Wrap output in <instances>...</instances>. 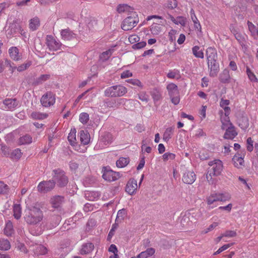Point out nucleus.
I'll use <instances>...</instances> for the list:
<instances>
[{
  "instance_id": "obj_1",
  "label": "nucleus",
  "mask_w": 258,
  "mask_h": 258,
  "mask_svg": "<svg viewBox=\"0 0 258 258\" xmlns=\"http://www.w3.org/2000/svg\"><path fill=\"white\" fill-rule=\"evenodd\" d=\"M43 213L35 207L27 208L24 211V219L28 224H36L42 221Z\"/></svg>"
},
{
  "instance_id": "obj_2",
  "label": "nucleus",
  "mask_w": 258,
  "mask_h": 258,
  "mask_svg": "<svg viewBox=\"0 0 258 258\" xmlns=\"http://www.w3.org/2000/svg\"><path fill=\"white\" fill-rule=\"evenodd\" d=\"M208 66L210 69V75L212 77L216 76L219 71V66L216 63L217 54L215 48L209 47L206 50Z\"/></svg>"
},
{
  "instance_id": "obj_3",
  "label": "nucleus",
  "mask_w": 258,
  "mask_h": 258,
  "mask_svg": "<svg viewBox=\"0 0 258 258\" xmlns=\"http://www.w3.org/2000/svg\"><path fill=\"white\" fill-rule=\"evenodd\" d=\"M209 165L211 167L209 168L206 175V178L209 184L214 183L213 176H218L221 174L223 170V166L222 162L218 159H215L210 161Z\"/></svg>"
},
{
  "instance_id": "obj_4",
  "label": "nucleus",
  "mask_w": 258,
  "mask_h": 258,
  "mask_svg": "<svg viewBox=\"0 0 258 258\" xmlns=\"http://www.w3.org/2000/svg\"><path fill=\"white\" fill-rule=\"evenodd\" d=\"M127 92V89L122 85H114L108 87L104 91L106 97H117L123 96Z\"/></svg>"
},
{
  "instance_id": "obj_5",
  "label": "nucleus",
  "mask_w": 258,
  "mask_h": 258,
  "mask_svg": "<svg viewBox=\"0 0 258 258\" xmlns=\"http://www.w3.org/2000/svg\"><path fill=\"white\" fill-rule=\"evenodd\" d=\"M231 199V196L228 192H213L207 198V203L211 205L216 202H225Z\"/></svg>"
},
{
  "instance_id": "obj_6",
  "label": "nucleus",
  "mask_w": 258,
  "mask_h": 258,
  "mask_svg": "<svg viewBox=\"0 0 258 258\" xmlns=\"http://www.w3.org/2000/svg\"><path fill=\"white\" fill-rule=\"evenodd\" d=\"M139 19L138 15L134 14L131 16L125 18L121 23V28L124 31H128L134 28L139 23Z\"/></svg>"
},
{
  "instance_id": "obj_7",
  "label": "nucleus",
  "mask_w": 258,
  "mask_h": 258,
  "mask_svg": "<svg viewBox=\"0 0 258 258\" xmlns=\"http://www.w3.org/2000/svg\"><path fill=\"white\" fill-rule=\"evenodd\" d=\"M166 88L171 102L175 105L178 104L180 101V97L177 86L171 83L169 84Z\"/></svg>"
},
{
  "instance_id": "obj_8",
  "label": "nucleus",
  "mask_w": 258,
  "mask_h": 258,
  "mask_svg": "<svg viewBox=\"0 0 258 258\" xmlns=\"http://www.w3.org/2000/svg\"><path fill=\"white\" fill-rule=\"evenodd\" d=\"M40 102L43 106L49 107L55 102V96L51 92H47L41 98Z\"/></svg>"
},
{
  "instance_id": "obj_9",
  "label": "nucleus",
  "mask_w": 258,
  "mask_h": 258,
  "mask_svg": "<svg viewBox=\"0 0 258 258\" xmlns=\"http://www.w3.org/2000/svg\"><path fill=\"white\" fill-rule=\"evenodd\" d=\"M46 41V45L50 50L56 51L60 48L61 45V43L52 35H47Z\"/></svg>"
},
{
  "instance_id": "obj_10",
  "label": "nucleus",
  "mask_w": 258,
  "mask_h": 258,
  "mask_svg": "<svg viewBox=\"0 0 258 258\" xmlns=\"http://www.w3.org/2000/svg\"><path fill=\"white\" fill-rule=\"evenodd\" d=\"M196 179V175L192 170H185L183 173L182 180L184 183L191 184Z\"/></svg>"
},
{
  "instance_id": "obj_11",
  "label": "nucleus",
  "mask_w": 258,
  "mask_h": 258,
  "mask_svg": "<svg viewBox=\"0 0 258 258\" xmlns=\"http://www.w3.org/2000/svg\"><path fill=\"white\" fill-rule=\"evenodd\" d=\"M55 185V182L51 180L42 181L37 186L38 190L42 192H46L51 190Z\"/></svg>"
},
{
  "instance_id": "obj_12",
  "label": "nucleus",
  "mask_w": 258,
  "mask_h": 258,
  "mask_svg": "<svg viewBox=\"0 0 258 258\" xmlns=\"http://www.w3.org/2000/svg\"><path fill=\"white\" fill-rule=\"evenodd\" d=\"M244 152H241V153H237L232 158L234 165L238 168H241L242 167H243L244 165Z\"/></svg>"
},
{
  "instance_id": "obj_13",
  "label": "nucleus",
  "mask_w": 258,
  "mask_h": 258,
  "mask_svg": "<svg viewBox=\"0 0 258 258\" xmlns=\"http://www.w3.org/2000/svg\"><path fill=\"white\" fill-rule=\"evenodd\" d=\"M102 177L106 181H113L120 177V174L111 170H107L104 171Z\"/></svg>"
},
{
  "instance_id": "obj_14",
  "label": "nucleus",
  "mask_w": 258,
  "mask_h": 258,
  "mask_svg": "<svg viewBox=\"0 0 258 258\" xmlns=\"http://www.w3.org/2000/svg\"><path fill=\"white\" fill-rule=\"evenodd\" d=\"M4 108L6 110H13L18 105L16 99L8 98L3 101Z\"/></svg>"
},
{
  "instance_id": "obj_15",
  "label": "nucleus",
  "mask_w": 258,
  "mask_h": 258,
  "mask_svg": "<svg viewBox=\"0 0 258 258\" xmlns=\"http://www.w3.org/2000/svg\"><path fill=\"white\" fill-rule=\"evenodd\" d=\"M191 218L194 219V217L190 212L185 213L182 217L180 223L183 227H188L191 225L192 220Z\"/></svg>"
},
{
  "instance_id": "obj_16",
  "label": "nucleus",
  "mask_w": 258,
  "mask_h": 258,
  "mask_svg": "<svg viewBox=\"0 0 258 258\" xmlns=\"http://www.w3.org/2000/svg\"><path fill=\"white\" fill-rule=\"evenodd\" d=\"M138 187L137 182L134 179H131L127 182L125 190L130 195H132L135 193Z\"/></svg>"
},
{
  "instance_id": "obj_17",
  "label": "nucleus",
  "mask_w": 258,
  "mask_h": 258,
  "mask_svg": "<svg viewBox=\"0 0 258 258\" xmlns=\"http://www.w3.org/2000/svg\"><path fill=\"white\" fill-rule=\"evenodd\" d=\"M9 52L11 58L14 60L18 61L22 58L21 54L16 47H11L9 50Z\"/></svg>"
},
{
  "instance_id": "obj_18",
  "label": "nucleus",
  "mask_w": 258,
  "mask_h": 258,
  "mask_svg": "<svg viewBox=\"0 0 258 258\" xmlns=\"http://www.w3.org/2000/svg\"><path fill=\"white\" fill-rule=\"evenodd\" d=\"M60 34L64 40H71L75 37V34L69 28L62 30Z\"/></svg>"
},
{
  "instance_id": "obj_19",
  "label": "nucleus",
  "mask_w": 258,
  "mask_h": 258,
  "mask_svg": "<svg viewBox=\"0 0 258 258\" xmlns=\"http://www.w3.org/2000/svg\"><path fill=\"white\" fill-rule=\"evenodd\" d=\"M94 246L92 243H86L82 245L80 252L82 255L91 253L94 249Z\"/></svg>"
},
{
  "instance_id": "obj_20",
  "label": "nucleus",
  "mask_w": 258,
  "mask_h": 258,
  "mask_svg": "<svg viewBox=\"0 0 258 258\" xmlns=\"http://www.w3.org/2000/svg\"><path fill=\"white\" fill-rule=\"evenodd\" d=\"M40 25V21L38 17H34L29 21V28L31 31L37 30Z\"/></svg>"
},
{
  "instance_id": "obj_21",
  "label": "nucleus",
  "mask_w": 258,
  "mask_h": 258,
  "mask_svg": "<svg viewBox=\"0 0 258 258\" xmlns=\"http://www.w3.org/2000/svg\"><path fill=\"white\" fill-rule=\"evenodd\" d=\"M225 130L226 132L224 136V137L225 139H232L237 135L234 126L232 125L227 127Z\"/></svg>"
},
{
  "instance_id": "obj_22",
  "label": "nucleus",
  "mask_w": 258,
  "mask_h": 258,
  "mask_svg": "<svg viewBox=\"0 0 258 258\" xmlns=\"http://www.w3.org/2000/svg\"><path fill=\"white\" fill-rule=\"evenodd\" d=\"M79 135L80 137V141L82 144L86 145L89 144L90 140V135L87 131L82 130L79 132Z\"/></svg>"
},
{
  "instance_id": "obj_23",
  "label": "nucleus",
  "mask_w": 258,
  "mask_h": 258,
  "mask_svg": "<svg viewBox=\"0 0 258 258\" xmlns=\"http://www.w3.org/2000/svg\"><path fill=\"white\" fill-rule=\"evenodd\" d=\"M63 202V197L56 196L52 197L50 200V203L53 208H57L60 207Z\"/></svg>"
},
{
  "instance_id": "obj_24",
  "label": "nucleus",
  "mask_w": 258,
  "mask_h": 258,
  "mask_svg": "<svg viewBox=\"0 0 258 258\" xmlns=\"http://www.w3.org/2000/svg\"><path fill=\"white\" fill-rule=\"evenodd\" d=\"M114 50L113 49H109L105 51L102 52L99 57V61L104 62L109 59L112 55Z\"/></svg>"
},
{
  "instance_id": "obj_25",
  "label": "nucleus",
  "mask_w": 258,
  "mask_h": 258,
  "mask_svg": "<svg viewBox=\"0 0 258 258\" xmlns=\"http://www.w3.org/2000/svg\"><path fill=\"white\" fill-rule=\"evenodd\" d=\"M230 76L228 70L225 69L220 74L219 80L223 83H228L230 82Z\"/></svg>"
},
{
  "instance_id": "obj_26",
  "label": "nucleus",
  "mask_w": 258,
  "mask_h": 258,
  "mask_svg": "<svg viewBox=\"0 0 258 258\" xmlns=\"http://www.w3.org/2000/svg\"><path fill=\"white\" fill-rule=\"evenodd\" d=\"M230 104L229 100L221 99L220 105L224 109L225 115H229L230 113V108L228 106Z\"/></svg>"
},
{
  "instance_id": "obj_27",
  "label": "nucleus",
  "mask_w": 258,
  "mask_h": 258,
  "mask_svg": "<svg viewBox=\"0 0 258 258\" xmlns=\"http://www.w3.org/2000/svg\"><path fill=\"white\" fill-rule=\"evenodd\" d=\"M22 155L21 150L17 148L11 152L9 158L12 160L18 161L21 158Z\"/></svg>"
},
{
  "instance_id": "obj_28",
  "label": "nucleus",
  "mask_w": 258,
  "mask_h": 258,
  "mask_svg": "<svg viewBox=\"0 0 258 258\" xmlns=\"http://www.w3.org/2000/svg\"><path fill=\"white\" fill-rule=\"evenodd\" d=\"M57 177L58 178L57 179V183L59 186H64L67 184L68 182V179L63 172H59Z\"/></svg>"
},
{
  "instance_id": "obj_29",
  "label": "nucleus",
  "mask_w": 258,
  "mask_h": 258,
  "mask_svg": "<svg viewBox=\"0 0 258 258\" xmlns=\"http://www.w3.org/2000/svg\"><path fill=\"white\" fill-rule=\"evenodd\" d=\"M113 141L112 135L109 133H105L100 140V142H102L105 146L108 145Z\"/></svg>"
},
{
  "instance_id": "obj_30",
  "label": "nucleus",
  "mask_w": 258,
  "mask_h": 258,
  "mask_svg": "<svg viewBox=\"0 0 258 258\" xmlns=\"http://www.w3.org/2000/svg\"><path fill=\"white\" fill-rule=\"evenodd\" d=\"M32 142V138L29 135H25L21 137L18 140V144L19 145L29 144Z\"/></svg>"
},
{
  "instance_id": "obj_31",
  "label": "nucleus",
  "mask_w": 258,
  "mask_h": 258,
  "mask_svg": "<svg viewBox=\"0 0 258 258\" xmlns=\"http://www.w3.org/2000/svg\"><path fill=\"white\" fill-rule=\"evenodd\" d=\"M14 232L13 223L10 221H9L6 224V226L4 229V234L8 236H10L14 233Z\"/></svg>"
},
{
  "instance_id": "obj_32",
  "label": "nucleus",
  "mask_w": 258,
  "mask_h": 258,
  "mask_svg": "<svg viewBox=\"0 0 258 258\" xmlns=\"http://www.w3.org/2000/svg\"><path fill=\"white\" fill-rule=\"evenodd\" d=\"M155 252V250L153 248H149L146 250L141 252L138 254L140 258H147L153 255Z\"/></svg>"
},
{
  "instance_id": "obj_33",
  "label": "nucleus",
  "mask_w": 258,
  "mask_h": 258,
  "mask_svg": "<svg viewBox=\"0 0 258 258\" xmlns=\"http://www.w3.org/2000/svg\"><path fill=\"white\" fill-rule=\"evenodd\" d=\"M133 8L126 4H120L117 7V11L119 13H128L133 11Z\"/></svg>"
},
{
  "instance_id": "obj_34",
  "label": "nucleus",
  "mask_w": 258,
  "mask_h": 258,
  "mask_svg": "<svg viewBox=\"0 0 258 258\" xmlns=\"http://www.w3.org/2000/svg\"><path fill=\"white\" fill-rule=\"evenodd\" d=\"M247 26L248 30L250 32V35L253 37L258 36V28L252 22L249 21L247 22Z\"/></svg>"
},
{
  "instance_id": "obj_35",
  "label": "nucleus",
  "mask_w": 258,
  "mask_h": 258,
  "mask_svg": "<svg viewBox=\"0 0 258 258\" xmlns=\"http://www.w3.org/2000/svg\"><path fill=\"white\" fill-rule=\"evenodd\" d=\"M68 139L70 144L72 146H75L76 143V131L75 129L71 130L70 133H69Z\"/></svg>"
},
{
  "instance_id": "obj_36",
  "label": "nucleus",
  "mask_w": 258,
  "mask_h": 258,
  "mask_svg": "<svg viewBox=\"0 0 258 258\" xmlns=\"http://www.w3.org/2000/svg\"><path fill=\"white\" fill-rule=\"evenodd\" d=\"M239 126L243 130L246 129L249 126V120L246 116H242L238 119Z\"/></svg>"
},
{
  "instance_id": "obj_37",
  "label": "nucleus",
  "mask_w": 258,
  "mask_h": 258,
  "mask_svg": "<svg viewBox=\"0 0 258 258\" xmlns=\"http://www.w3.org/2000/svg\"><path fill=\"white\" fill-rule=\"evenodd\" d=\"M221 121L222 124V128L223 130H225L227 127L232 125V123L230 122L229 115H225L224 116H221Z\"/></svg>"
},
{
  "instance_id": "obj_38",
  "label": "nucleus",
  "mask_w": 258,
  "mask_h": 258,
  "mask_svg": "<svg viewBox=\"0 0 258 258\" xmlns=\"http://www.w3.org/2000/svg\"><path fill=\"white\" fill-rule=\"evenodd\" d=\"M162 26L160 24L153 23L150 28L151 33L154 35H158L161 31Z\"/></svg>"
},
{
  "instance_id": "obj_39",
  "label": "nucleus",
  "mask_w": 258,
  "mask_h": 258,
  "mask_svg": "<svg viewBox=\"0 0 258 258\" xmlns=\"http://www.w3.org/2000/svg\"><path fill=\"white\" fill-rule=\"evenodd\" d=\"M14 216L16 219H19L21 217L22 209L19 204H15L13 208Z\"/></svg>"
},
{
  "instance_id": "obj_40",
  "label": "nucleus",
  "mask_w": 258,
  "mask_h": 258,
  "mask_svg": "<svg viewBox=\"0 0 258 258\" xmlns=\"http://www.w3.org/2000/svg\"><path fill=\"white\" fill-rule=\"evenodd\" d=\"M130 159L128 158L121 157L116 162L117 167L119 168H123L126 166L129 163Z\"/></svg>"
},
{
  "instance_id": "obj_41",
  "label": "nucleus",
  "mask_w": 258,
  "mask_h": 258,
  "mask_svg": "<svg viewBox=\"0 0 258 258\" xmlns=\"http://www.w3.org/2000/svg\"><path fill=\"white\" fill-rule=\"evenodd\" d=\"M192 51L194 55L197 58H203L204 55L202 50L198 46H195L192 47Z\"/></svg>"
},
{
  "instance_id": "obj_42",
  "label": "nucleus",
  "mask_w": 258,
  "mask_h": 258,
  "mask_svg": "<svg viewBox=\"0 0 258 258\" xmlns=\"http://www.w3.org/2000/svg\"><path fill=\"white\" fill-rule=\"evenodd\" d=\"M11 247L9 241L5 239H0V250H8Z\"/></svg>"
},
{
  "instance_id": "obj_43",
  "label": "nucleus",
  "mask_w": 258,
  "mask_h": 258,
  "mask_svg": "<svg viewBox=\"0 0 258 258\" xmlns=\"http://www.w3.org/2000/svg\"><path fill=\"white\" fill-rule=\"evenodd\" d=\"M246 74L249 80L254 83L258 82V79L253 72L248 67H246Z\"/></svg>"
},
{
  "instance_id": "obj_44",
  "label": "nucleus",
  "mask_w": 258,
  "mask_h": 258,
  "mask_svg": "<svg viewBox=\"0 0 258 258\" xmlns=\"http://www.w3.org/2000/svg\"><path fill=\"white\" fill-rule=\"evenodd\" d=\"M48 116L46 113H43L39 112H34L31 114V117L34 119H44Z\"/></svg>"
},
{
  "instance_id": "obj_45",
  "label": "nucleus",
  "mask_w": 258,
  "mask_h": 258,
  "mask_svg": "<svg viewBox=\"0 0 258 258\" xmlns=\"http://www.w3.org/2000/svg\"><path fill=\"white\" fill-rule=\"evenodd\" d=\"M173 130L172 127H168L166 129L163 134V140L164 141H167L171 138Z\"/></svg>"
},
{
  "instance_id": "obj_46",
  "label": "nucleus",
  "mask_w": 258,
  "mask_h": 258,
  "mask_svg": "<svg viewBox=\"0 0 258 258\" xmlns=\"http://www.w3.org/2000/svg\"><path fill=\"white\" fill-rule=\"evenodd\" d=\"M186 18L183 16H178L176 18L174 24L180 25L181 26H185L186 24Z\"/></svg>"
},
{
  "instance_id": "obj_47",
  "label": "nucleus",
  "mask_w": 258,
  "mask_h": 258,
  "mask_svg": "<svg viewBox=\"0 0 258 258\" xmlns=\"http://www.w3.org/2000/svg\"><path fill=\"white\" fill-rule=\"evenodd\" d=\"M175 158V155L170 152H166L162 155V158L164 162L168 160H173Z\"/></svg>"
},
{
  "instance_id": "obj_48",
  "label": "nucleus",
  "mask_w": 258,
  "mask_h": 258,
  "mask_svg": "<svg viewBox=\"0 0 258 258\" xmlns=\"http://www.w3.org/2000/svg\"><path fill=\"white\" fill-rule=\"evenodd\" d=\"M125 215L126 212L124 209L119 210L117 214L115 221L117 222H121V221L123 219Z\"/></svg>"
},
{
  "instance_id": "obj_49",
  "label": "nucleus",
  "mask_w": 258,
  "mask_h": 258,
  "mask_svg": "<svg viewBox=\"0 0 258 258\" xmlns=\"http://www.w3.org/2000/svg\"><path fill=\"white\" fill-rule=\"evenodd\" d=\"M191 19L192 20L194 23L195 28L196 29H197L198 31H201L202 27L197 16H194V17H191Z\"/></svg>"
},
{
  "instance_id": "obj_50",
  "label": "nucleus",
  "mask_w": 258,
  "mask_h": 258,
  "mask_svg": "<svg viewBox=\"0 0 258 258\" xmlns=\"http://www.w3.org/2000/svg\"><path fill=\"white\" fill-rule=\"evenodd\" d=\"M9 189L8 185L3 181H0V194H7Z\"/></svg>"
},
{
  "instance_id": "obj_51",
  "label": "nucleus",
  "mask_w": 258,
  "mask_h": 258,
  "mask_svg": "<svg viewBox=\"0 0 258 258\" xmlns=\"http://www.w3.org/2000/svg\"><path fill=\"white\" fill-rule=\"evenodd\" d=\"M89 119V114L85 112L81 113L79 116L80 121L83 124L86 123Z\"/></svg>"
},
{
  "instance_id": "obj_52",
  "label": "nucleus",
  "mask_w": 258,
  "mask_h": 258,
  "mask_svg": "<svg viewBox=\"0 0 258 258\" xmlns=\"http://www.w3.org/2000/svg\"><path fill=\"white\" fill-rule=\"evenodd\" d=\"M36 251L38 254H45L47 253V249L44 246L39 245L37 246Z\"/></svg>"
},
{
  "instance_id": "obj_53",
  "label": "nucleus",
  "mask_w": 258,
  "mask_h": 258,
  "mask_svg": "<svg viewBox=\"0 0 258 258\" xmlns=\"http://www.w3.org/2000/svg\"><path fill=\"white\" fill-rule=\"evenodd\" d=\"M177 34V31L174 29H171L168 33V37L169 40L171 42H175L176 40V35Z\"/></svg>"
},
{
  "instance_id": "obj_54",
  "label": "nucleus",
  "mask_w": 258,
  "mask_h": 258,
  "mask_svg": "<svg viewBox=\"0 0 258 258\" xmlns=\"http://www.w3.org/2000/svg\"><path fill=\"white\" fill-rule=\"evenodd\" d=\"M177 6V2L176 0H168L167 7L171 10L176 8Z\"/></svg>"
},
{
  "instance_id": "obj_55",
  "label": "nucleus",
  "mask_w": 258,
  "mask_h": 258,
  "mask_svg": "<svg viewBox=\"0 0 258 258\" xmlns=\"http://www.w3.org/2000/svg\"><path fill=\"white\" fill-rule=\"evenodd\" d=\"M126 82L133 85H134V86H139V87L142 86V83L138 79H130L127 80L126 81Z\"/></svg>"
},
{
  "instance_id": "obj_56",
  "label": "nucleus",
  "mask_w": 258,
  "mask_h": 258,
  "mask_svg": "<svg viewBox=\"0 0 258 258\" xmlns=\"http://www.w3.org/2000/svg\"><path fill=\"white\" fill-rule=\"evenodd\" d=\"M234 35L236 39L239 42V43L241 45L244 44L245 42V39L241 33H240L238 32L237 33H236V34H235Z\"/></svg>"
},
{
  "instance_id": "obj_57",
  "label": "nucleus",
  "mask_w": 258,
  "mask_h": 258,
  "mask_svg": "<svg viewBox=\"0 0 258 258\" xmlns=\"http://www.w3.org/2000/svg\"><path fill=\"white\" fill-rule=\"evenodd\" d=\"M253 141L251 138L249 137L246 140V148L247 151L251 152L253 149Z\"/></svg>"
},
{
  "instance_id": "obj_58",
  "label": "nucleus",
  "mask_w": 258,
  "mask_h": 258,
  "mask_svg": "<svg viewBox=\"0 0 258 258\" xmlns=\"http://www.w3.org/2000/svg\"><path fill=\"white\" fill-rule=\"evenodd\" d=\"M1 150L5 156L9 157L11 152L9 147L6 145H2L1 146Z\"/></svg>"
},
{
  "instance_id": "obj_59",
  "label": "nucleus",
  "mask_w": 258,
  "mask_h": 258,
  "mask_svg": "<svg viewBox=\"0 0 258 258\" xmlns=\"http://www.w3.org/2000/svg\"><path fill=\"white\" fill-rule=\"evenodd\" d=\"M233 245V243H229V244H225V245H223L222 246H221V247H220L215 252L214 254H219V253H221V252H222L223 251L226 250L227 249H228L229 247H230V246H232Z\"/></svg>"
},
{
  "instance_id": "obj_60",
  "label": "nucleus",
  "mask_w": 258,
  "mask_h": 258,
  "mask_svg": "<svg viewBox=\"0 0 258 258\" xmlns=\"http://www.w3.org/2000/svg\"><path fill=\"white\" fill-rule=\"evenodd\" d=\"M236 235L237 234L236 231L234 230H227L223 233V236H224V237L229 238L235 237Z\"/></svg>"
},
{
  "instance_id": "obj_61",
  "label": "nucleus",
  "mask_w": 258,
  "mask_h": 258,
  "mask_svg": "<svg viewBox=\"0 0 258 258\" xmlns=\"http://www.w3.org/2000/svg\"><path fill=\"white\" fill-rule=\"evenodd\" d=\"M74 149L80 153H85L87 150V148L83 144V145H78L77 144H75Z\"/></svg>"
},
{
  "instance_id": "obj_62",
  "label": "nucleus",
  "mask_w": 258,
  "mask_h": 258,
  "mask_svg": "<svg viewBox=\"0 0 258 258\" xmlns=\"http://www.w3.org/2000/svg\"><path fill=\"white\" fill-rule=\"evenodd\" d=\"M140 40V37L136 34H133L128 37V41L131 43H136Z\"/></svg>"
},
{
  "instance_id": "obj_63",
  "label": "nucleus",
  "mask_w": 258,
  "mask_h": 258,
  "mask_svg": "<svg viewBox=\"0 0 258 258\" xmlns=\"http://www.w3.org/2000/svg\"><path fill=\"white\" fill-rule=\"evenodd\" d=\"M86 195H88L89 197H90L89 200L94 201L98 199L99 197V194L97 192L90 191L88 192Z\"/></svg>"
},
{
  "instance_id": "obj_64",
  "label": "nucleus",
  "mask_w": 258,
  "mask_h": 258,
  "mask_svg": "<svg viewBox=\"0 0 258 258\" xmlns=\"http://www.w3.org/2000/svg\"><path fill=\"white\" fill-rule=\"evenodd\" d=\"M219 224V222H214L212 224H211L208 228L204 230L203 232L204 233H207L208 232L212 231L216 227H217Z\"/></svg>"
}]
</instances>
